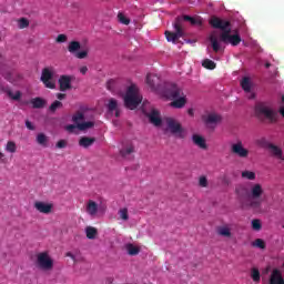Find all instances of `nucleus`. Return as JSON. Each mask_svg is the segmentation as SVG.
<instances>
[{"instance_id":"7c9ffc66","label":"nucleus","mask_w":284,"mask_h":284,"mask_svg":"<svg viewBox=\"0 0 284 284\" xmlns=\"http://www.w3.org/2000/svg\"><path fill=\"white\" fill-rule=\"evenodd\" d=\"M251 278L254 283H261V272H258V268L253 267L251 270Z\"/></svg>"},{"instance_id":"a211bd4d","label":"nucleus","mask_w":284,"mask_h":284,"mask_svg":"<svg viewBox=\"0 0 284 284\" xmlns=\"http://www.w3.org/2000/svg\"><path fill=\"white\" fill-rule=\"evenodd\" d=\"M203 121L206 125H216L223 121V118L216 113H209L207 115L203 116Z\"/></svg>"},{"instance_id":"9b49d317","label":"nucleus","mask_w":284,"mask_h":284,"mask_svg":"<svg viewBox=\"0 0 284 284\" xmlns=\"http://www.w3.org/2000/svg\"><path fill=\"white\" fill-rule=\"evenodd\" d=\"M165 121L171 134H178L179 139H185L183 126H181L179 121H176L174 118H166Z\"/></svg>"},{"instance_id":"ddd939ff","label":"nucleus","mask_w":284,"mask_h":284,"mask_svg":"<svg viewBox=\"0 0 284 284\" xmlns=\"http://www.w3.org/2000/svg\"><path fill=\"white\" fill-rule=\"evenodd\" d=\"M231 152L232 154H235L240 159H247V156H250V150L243 146L242 141H237L236 143H233L231 145Z\"/></svg>"},{"instance_id":"f704fd0d","label":"nucleus","mask_w":284,"mask_h":284,"mask_svg":"<svg viewBox=\"0 0 284 284\" xmlns=\"http://www.w3.org/2000/svg\"><path fill=\"white\" fill-rule=\"evenodd\" d=\"M90 128H94V122L88 121V122H82L78 123V130H90Z\"/></svg>"},{"instance_id":"6e6552de","label":"nucleus","mask_w":284,"mask_h":284,"mask_svg":"<svg viewBox=\"0 0 284 284\" xmlns=\"http://www.w3.org/2000/svg\"><path fill=\"white\" fill-rule=\"evenodd\" d=\"M211 28L215 30H221L222 32H227V30H232V23L229 20L221 19L216 16L211 17L209 21Z\"/></svg>"},{"instance_id":"4be33fe9","label":"nucleus","mask_w":284,"mask_h":284,"mask_svg":"<svg viewBox=\"0 0 284 284\" xmlns=\"http://www.w3.org/2000/svg\"><path fill=\"white\" fill-rule=\"evenodd\" d=\"M193 143L197 145V148H201V150H207V143H205V138L194 134L192 136Z\"/></svg>"},{"instance_id":"cd10ccee","label":"nucleus","mask_w":284,"mask_h":284,"mask_svg":"<svg viewBox=\"0 0 284 284\" xmlns=\"http://www.w3.org/2000/svg\"><path fill=\"white\" fill-rule=\"evenodd\" d=\"M32 108H34L36 110H39L41 108H43V105H45V100L41 99V98H34L31 99L30 101Z\"/></svg>"},{"instance_id":"13d9d810","label":"nucleus","mask_w":284,"mask_h":284,"mask_svg":"<svg viewBox=\"0 0 284 284\" xmlns=\"http://www.w3.org/2000/svg\"><path fill=\"white\" fill-rule=\"evenodd\" d=\"M187 113L190 114V116H194V110L193 109H189Z\"/></svg>"},{"instance_id":"e2e57ef3","label":"nucleus","mask_w":284,"mask_h":284,"mask_svg":"<svg viewBox=\"0 0 284 284\" xmlns=\"http://www.w3.org/2000/svg\"><path fill=\"white\" fill-rule=\"evenodd\" d=\"M282 103H284V95H282Z\"/></svg>"},{"instance_id":"37998d69","label":"nucleus","mask_w":284,"mask_h":284,"mask_svg":"<svg viewBox=\"0 0 284 284\" xmlns=\"http://www.w3.org/2000/svg\"><path fill=\"white\" fill-rule=\"evenodd\" d=\"M253 247H258L260 250H265V241H263L262 239H256L253 243H252Z\"/></svg>"},{"instance_id":"6e6d98bb","label":"nucleus","mask_w":284,"mask_h":284,"mask_svg":"<svg viewBox=\"0 0 284 284\" xmlns=\"http://www.w3.org/2000/svg\"><path fill=\"white\" fill-rule=\"evenodd\" d=\"M57 99H59V101H63V99H65V93H58Z\"/></svg>"},{"instance_id":"ea45409f","label":"nucleus","mask_w":284,"mask_h":284,"mask_svg":"<svg viewBox=\"0 0 284 284\" xmlns=\"http://www.w3.org/2000/svg\"><path fill=\"white\" fill-rule=\"evenodd\" d=\"M60 108H63V103L61 101L55 100L50 106V112H57Z\"/></svg>"},{"instance_id":"de8ad7c7","label":"nucleus","mask_w":284,"mask_h":284,"mask_svg":"<svg viewBox=\"0 0 284 284\" xmlns=\"http://www.w3.org/2000/svg\"><path fill=\"white\" fill-rule=\"evenodd\" d=\"M199 185H200V187H207V185H209L207 176L201 175L199 179Z\"/></svg>"},{"instance_id":"b1692460","label":"nucleus","mask_w":284,"mask_h":284,"mask_svg":"<svg viewBox=\"0 0 284 284\" xmlns=\"http://www.w3.org/2000/svg\"><path fill=\"white\" fill-rule=\"evenodd\" d=\"M95 141H97V139H94V138L82 136L79 140V146L80 148H90L91 145H94Z\"/></svg>"},{"instance_id":"412c9836","label":"nucleus","mask_w":284,"mask_h":284,"mask_svg":"<svg viewBox=\"0 0 284 284\" xmlns=\"http://www.w3.org/2000/svg\"><path fill=\"white\" fill-rule=\"evenodd\" d=\"M99 212V204L97 202L89 200L87 203V213L89 216H97V213Z\"/></svg>"},{"instance_id":"3c124183","label":"nucleus","mask_w":284,"mask_h":284,"mask_svg":"<svg viewBox=\"0 0 284 284\" xmlns=\"http://www.w3.org/2000/svg\"><path fill=\"white\" fill-rule=\"evenodd\" d=\"M77 128H79L78 124L77 125L69 124V125L65 126V130H67V132L72 133V132H74V130H77Z\"/></svg>"},{"instance_id":"864d4df0","label":"nucleus","mask_w":284,"mask_h":284,"mask_svg":"<svg viewBox=\"0 0 284 284\" xmlns=\"http://www.w3.org/2000/svg\"><path fill=\"white\" fill-rule=\"evenodd\" d=\"M26 128H28V130H34V125L29 120L26 121Z\"/></svg>"},{"instance_id":"c03bdc74","label":"nucleus","mask_w":284,"mask_h":284,"mask_svg":"<svg viewBox=\"0 0 284 284\" xmlns=\"http://www.w3.org/2000/svg\"><path fill=\"white\" fill-rule=\"evenodd\" d=\"M257 145H260L261 148H266L268 150L270 146L272 145V143H270V141H267V139L262 138V139L257 140Z\"/></svg>"},{"instance_id":"5701e85b","label":"nucleus","mask_w":284,"mask_h":284,"mask_svg":"<svg viewBox=\"0 0 284 284\" xmlns=\"http://www.w3.org/2000/svg\"><path fill=\"white\" fill-rule=\"evenodd\" d=\"M268 150H270L271 154H273L276 159H280V161H284L283 150H281V148L271 143V145L268 146Z\"/></svg>"},{"instance_id":"bf43d9fd","label":"nucleus","mask_w":284,"mask_h":284,"mask_svg":"<svg viewBox=\"0 0 284 284\" xmlns=\"http://www.w3.org/2000/svg\"><path fill=\"white\" fill-rule=\"evenodd\" d=\"M67 256H70L73 261H77V257L72 255V253H68Z\"/></svg>"},{"instance_id":"473e14b6","label":"nucleus","mask_w":284,"mask_h":284,"mask_svg":"<svg viewBox=\"0 0 284 284\" xmlns=\"http://www.w3.org/2000/svg\"><path fill=\"white\" fill-rule=\"evenodd\" d=\"M37 143L45 148L48 145V136L44 133H39L37 135Z\"/></svg>"},{"instance_id":"0eeeda50","label":"nucleus","mask_w":284,"mask_h":284,"mask_svg":"<svg viewBox=\"0 0 284 284\" xmlns=\"http://www.w3.org/2000/svg\"><path fill=\"white\" fill-rule=\"evenodd\" d=\"M220 41L225 44L236 47L241 43L242 39L239 33L232 34V29L220 33Z\"/></svg>"},{"instance_id":"c756f323","label":"nucleus","mask_w":284,"mask_h":284,"mask_svg":"<svg viewBox=\"0 0 284 284\" xmlns=\"http://www.w3.org/2000/svg\"><path fill=\"white\" fill-rule=\"evenodd\" d=\"M121 156H123L125 159V156H130V154H134V145L129 144L125 148H123L120 151Z\"/></svg>"},{"instance_id":"49530a36","label":"nucleus","mask_w":284,"mask_h":284,"mask_svg":"<svg viewBox=\"0 0 284 284\" xmlns=\"http://www.w3.org/2000/svg\"><path fill=\"white\" fill-rule=\"evenodd\" d=\"M28 26H30V21H28V19L21 18L19 20V29L20 30H23V29L28 28Z\"/></svg>"},{"instance_id":"f3484780","label":"nucleus","mask_w":284,"mask_h":284,"mask_svg":"<svg viewBox=\"0 0 284 284\" xmlns=\"http://www.w3.org/2000/svg\"><path fill=\"white\" fill-rule=\"evenodd\" d=\"M146 116L150 123H152V125H155V128L161 126V123H163V120L161 119V113L155 109H152L150 113H146Z\"/></svg>"},{"instance_id":"a18cd8bd","label":"nucleus","mask_w":284,"mask_h":284,"mask_svg":"<svg viewBox=\"0 0 284 284\" xmlns=\"http://www.w3.org/2000/svg\"><path fill=\"white\" fill-rule=\"evenodd\" d=\"M261 227H263V225L261 224V220L258 219L252 220V230H255L256 232H258Z\"/></svg>"},{"instance_id":"20e7f679","label":"nucleus","mask_w":284,"mask_h":284,"mask_svg":"<svg viewBox=\"0 0 284 284\" xmlns=\"http://www.w3.org/2000/svg\"><path fill=\"white\" fill-rule=\"evenodd\" d=\"M255 116H257L260 121H265V119H267L270 123H276L278 121V115L276 112L270 109V105L264 102L255 104Z\"/></svg>"},{"instance_id":"aec40b11","label":"nucleus","mask_w":284,"mask_h":284,"mask_svg":"<svg viewBox=\"0 0 284 284\" xmlns=\"http://www.w3.org/2000/svg\"><path fill=\"white\" fill-rule=\"evenodd\" d=\"M106 108H108L109 112H115L116 119H119V116H121V109H119V102L114 98H111L109 100Z\"/></svg>"},{"instance_id":"4d7b16f0","label":"nucleus","mask_w":284,"mask_h":284,"mask_svg":"<svg viewBox=\"0 0 284 284\" xmlns=\"http://www.w3.org/2000/svg\"><path fill=\"white\" fill-rule=\"evenodd\" d=\"M80 72H81V74H87L88 73V67H82L80 69Z\"/></svg>"},{"instance_id":"603ef678","label":"nucleus","mask_w":284,"mask_h":284,"mask_svg":"<svg viewBox=\"0 0 284 284\" xmlns=\"http://www.w3.org/2000/svg\"><path fill=\"white\" fill-rule=\"evenodd\" d=\"M128 254L129 256H136V254H139V250H129Z\"/></svg>"},{"instance_id":"a878e982","label":"nucleus","mask_w":284,"mask_h":284,"mask_svg":"<svg viewBox=\"0 0 284 284\" xmlns=\"http://www.w3.org/2000/svg\"><path fill=\"white\" fill-rule=\"evenodd\" d=\"M217 234L224 239H232V230L229 226L217 227Z\"/></svg>"},{"instance_id":"052dcab7","label":"nucleus","mask_w":284,"mask_h":284,"mask_svg":"<svg viewBox=\"0 0 284 284\" xmlns=\"http://www.w3.org/2000/svg\"><path fill=\"white\" fill-rule=\"evenodd\" d=\"M3 156H6V154H3L2 152H0V160L3 159Z\"/></svg>"},{"instance_id":"58836bf2","label":"nucleus","mask_w":284,"mask_h":284,"mask_svg":"<svg viewBox=\"0 0 284 284\" xmlns=\"http://www.w3.org/2000/svg\"><path fill=\"white\" fill-rule=\"evenodd\" d=\"M118 21L122 23L123 26H130V19L125 17L123 13H118Z\"/></svg>"},{"instance_id":"39448f33","label":"nucleus","mask_w":284,"mask_h":284,"mask_svg":"<svg viewBox=\"0 0 284 284\" xmlns=\"http://www.w3.org/2000/svg\"><path fill=\"white\" fill-rule=\"evenodd\" d=\"M261 196H263V186L260 183H256L251 187L248 194V197L251 199L250 207H252V210H258V207H261L263 203Z\"/></svg>"},{"instance_id":"09e8293b","label":"nucleus","mask_w":284,"mask_h":284,"mask_svg":"<svg viewBox=\"0 0 284 284\" xmlns=\"http://www.w3.org/2000/svg\"><path fill=\"white\" fill-rule=\"evenodd\" d=\"M55 148L59 150H63V148H68V141L65 140H59L55 144Z\"/></svg>"},{"instance_id":"0e129e2a","label":"nucleus","mask_w":284,"mask_h":284,"mask_svg":"<svg viewBox=\"0 0 284 284\" xmlns=\"http://www.w3.org/2000/svg\"><path fill=\"white\" fill-rule=\"evenodd\" d=\"M24 105H28V102H24Z\"/></svg>"},{"instance_id":"7ed1b4c3","label":"nucleus","mask_w":284,"mask_h":284,"mask_svg":"<svg viewBox=\"0 0 284 284\" xmlns=\"http://www.w3.org/2000/svg\"><path fill=\"white\" fill-rule=\"evenodd\" d=\"M141 101H143V98L139 93V89L136 88V85H130L124 95L125 108H128L129 110H136V108L141 105Z\"/></svg>"},{"instance_id":"8fccbe9b","label":"nucleus","mask_w":284,"mask_h":284,"mask_svg":"<svg viewBox=\"0 0 284 284\" xmlns=\"http://www.w3.org/2000/svg\"><path fill=\"white\" fill-rule=\"evenodd\" d=\"M68 41V36L61 33L57 37V43H65Z\"/></svg>"},{"instance_id":"4c0bfd02","label":"nucleus","mask_w":284,"mask_h":284,"mask_svg":"<svg viewBox=\"0 0 284 284\" xmlns=\"http://www.w3.org/2000/svg\"><path fill=\"white\" fill-rule=\"evenodd\" d=\"M235 193L237 194L239 199H245V194H247V189L244 186H237L235 189Z\"/></svg>"},{"instance_id":"2f4dec72","label":"nucleus","mask_w":284,"mask_h":284,"mask_svg":"<svg viewBox=\"0 0 284 284\" xmlns=\"http://www.w3.org/2000/svg\"><path fill=\"white\" fill-rule=\"evenodd\" d=\"M202 65L206 69V70H216V62L210 60V59H204L202 61Z\"/></svg>"},{"instance_id":"c85d7f7f","label":"nucleus","mask_w":284,"mask_h":284,"mask_svg":"<svg viewBox=\"0 0 284 284\" xmlns=\"http://www.w3.org/2000/svg\"><path fill=\"white\" fill-rule=\"evenodd\" d=\"M87 239L93 240L97 239V234H99V231L94 226H88L85 229Z\"/></svg>"},{"instance_id":"f8f14e48","label":"nucleus","mask_w":284,"mask_h":284,"mask_svg":"<svg viewBox=\"0 0 284 284\" xmlns=\"http://www.w3.org/2000/svg\"><path fill=\"white\" fill-rule=\"evenodd\" d=\"M81 50V42L79 41H71L68 45V51L70 54H74L75 59H85L88 57V51H80Z\"/></svg>"},{"instance_id":"f257e3e1","label":"nucleus","mask_w":284,"mask_h":284,"mask_svg":"<svg viewBox=\"0 0 284 284\" xmlns=\"http://www.w3.org/2000/svg\"><path fill=\"white\" fill-rule=\"evenodd\" d=\"M162 94L165 97V99L172 101L170 103L171 108H176L178 110H181V108H185V104L187 103V98L185 97V93H183L181 88L172 82L164 83Z\"/></svg>"},{"instance_id":"9d476101","label":"nucleus","mask_w":284,"mask_h":284,"mask_svg":"<svg viewBox=\"0 0 284 284\" xmlns=\"http://www.w3.org/2000/svg\"><path fill=\"white\" fill-rule=\"evenodd\" d=\"M146 84L153 92H161L163 94V90H165V84L161 85V78L156 74L149 73L146 75Z\"/></svg>"},{"instance_id":"f03ea898","label":"nucleus","mask_w":284,"mask_h":284,"mask_svg":"<svg viewBox=\"0 0 284 284\" xmlns=\"http://www.w3.org/2000/svg\"><path fill=\"white\" fill-rule=\"evenodd\" d=\"M33 265L40 272H52L54 268V258L48 252H40L33 257Z\"/></svg>"},{"instance_id":"e433bc0d","label":"nucleus","mask_w":284,"mask_h":284,"mask_svg":"<svg viewBox=\"0 0 284 284\" xmlns=\"http://www.w3.org/2000/svg\"><path fill=\"white\" fill-rule=\"evenodd\" d=\"M6 151L14 154V152H17V143H14L13 141H9L6 145Z\"/></svg>"},{"instance_id":"79ce46f5","label":"nucleus","mask_w":284,"mask_h":284,"mask_svg":"<svg viewBox=\"0 0 284 284\" xmlns=\"http://www.w3.org/2000/svg\"><path fill=\"white\" fill-rule=\"evenodd\" d=\"M83 119H85V115L81 112H78L75 113L73 116H72V121L74 123H77V125H79V123H81V121H83Z\"/></svg>"},{"instance_id":"1a4fd4ad","label":"nucleus","mask_w":284,"mask_h":284,"mask_svg":"<svg viewBox=\"0 0 284 284\" xmlns=\"http://www.w3.org/2000/svg\"><path fill=\"white\" fill-rule=\"evenodd\" d=\"M52 79H54V71L52 68L42 69L40 80L43 82V85L49 88V90H54V88H57V83H54Z\"/></svg>"},{"instance_id":"bb28decb","label":"nucleus","mask_w":284,"mask_h":284,"mask_svg":"<svg viewBox=\"0 0 284 284\" xmlns=\"http://www.w3.org/2000/svg\"><path fill=\"white\" fill-rule=\"evenodd\" d=\"M181 19V26H183V21H190L191 26H202V21L196 19V18H192L191 16H183Z\"/></svg>"},{"instance_id":"680f3d73","label":"nucleus","mask_w":284,"mask_h":284,"mask_svg":"<svg viewBox=\"0 0 284 284\" xmlns=\"http://www.w3.org/2000/svg\"><path fill=\"white\" fill-rule=\"evenodd\" d=\"M272 64L270 63V62H267L266 64H265V68H270Z\"/></svg>"},{"instance_id":"a19ab883","label":"nucleus","mask_w":284,"mask_h":284,"mask_svg":"<svg viewBox=\"0 0 284 284\" xmlns=\"http://www.w3.org/2000/svg\"><path fill=\"white\" fill-rule=\"evenodd\" d=\"M118 214H119L120 219H122V221H129V219H130V215L128 214V209L126 207L120 209Z\"/></svg>"},{"instance_id":"423d86ee","label":"nucleus","mask_w":284,"mask_h":284,"mask_svg":"<svg viewBox=\"0 0 284 284\" xmlns=\"http://www.w3.org/2000/svg\"><path fill=\"white\" fill-rule=\"evenodd\" d=\"M181 21H182L181 18L175 19V22H174L175 32H172V31L164 32L165 39L166 41H169V43H176L179 39L184 37L185 31H183V24H181Z\"/></svg>"},{"instance_id":"5fc2aeb1","label":"nucleus","mask_w":284,"mask_h":284,"mask_svg":"<svg viewBox=\"0 0 284 284\" xmlns=\"http://www.w3.org/2000/svg\"><path fill=\"white\" fill-rule=\"evenodd\" d=\"M125 250H139V247L134 246L132 243H129L125 245Z\"/></svg>"},{"instance_id":"4468645a","label":"nucleus","mask_w":284,"mask_h":284,"mask_svg":"<svg viewBox=\"0 0 284 284\" xmlns=\"http://www.w3.org/2000/svg\"><path fill=\"white\" fill-rule=\"evenodd\" d=\"M72 75H60L58 83L60 85V92H68V90H72Z\"/></svg>"},{"instance_id":"72a5a7b5","label":"nucleus","mask_w":284,"mask_h":284,"mask_svg":"<svg viewBox=\"0 0 284 284\" xmlns=\"http://www.w3.org/2000/svg\"><path fill=\"white\" fill-rule=\"evenodd\" d=\"M242 179H246L247 181H255L256 180V173L254 171H243L242 172Z\"/></svg>"},{"instance_id":"2eb2a0df","label":"nucleus","mask_w":284,"mask_h":284,"mask_svg":"<svg viewBox=\"0 0 284 284\" xmlns=\"http://www.w3.org/2000/svg\"><path fill=\"white\" fill-rule=\"evenodd\" d=\"M270 284H284L283 271L281 268H273L270 274Z\"/></svg>"},{"instance_id":"393cba45","label":"nucleus","mask_w":284,"mask_h":284,"mask_svg":"<svg viewBox=\"0 0 284 284\" xmlns=\"http://www.w3.org/2000/svg\"><path fill=\"white\" fill-rule=\"evenodd\" d=\"M209 41L211 42L213 52H221V43H219V38L215 34H211Z\"/></svg>"},{"instance_id":"dca6fc26","label":"nucleus","mask_w":284,"mask_h":284,"mask_svg":"<svg viewBox=\"0 0 284 284\" xmlns=\"http://www.w3.org/2000/svg\"><path fill=\"white\" fill-rule=\"evenodd\" d=\"M33 207H36L40 214H50L52 213V207H54V205L52 203L36 201Z\"/></svg>"},{"instance_id":"6ab92c4d","label":"nucleus","mask_w":284,"mask_h":284,"mask_svg":"<svg viewBox=\"0 0 284 284\" xmlns=\"http://www.w3.org/2000/svg\"><path fill=\"white\" fill-rule=\"evenodd\" d=\"M241 87L248 95V99H255L256 94L252 93V83L250 82V78H243L241 81Z\"/></svg>"},{"instance_id":"c9c22d12","label":"nucleus","mask_w":284,"mask_h":284,"mask_svg":"<svg viewBox=\"0 0 284 284\" xmlns=\"http://www.w3.org/2000/svg\"><path fill=\"white\" fill-rule=\"evenodd\" d=\"M7 94L13 101H21V91H17L16 93H13L12 91L9 90L7 91Z\"/></svg>"}]
</instances>
